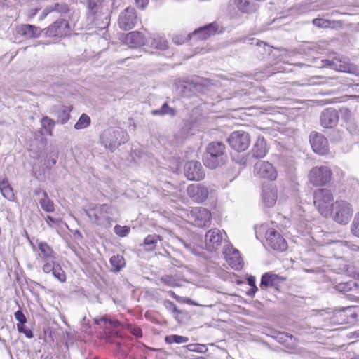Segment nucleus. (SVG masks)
Returning a JSON list of instances; mask_svg holds the SVG:
<instances>
[{
	"label": "nucleus",
	"mask_w": 359,
	"mask_h": 359,
	"mask_svg": "<svg viewBox=\"0 0 359 359\" xmlns=\"http://www.w3.org/2000/svg\"><path fill=\"white\" fill-rule=\"evenodd\" d=\"M225 144L220 142H212L206 147L203 155V163L209 168L214 169L222 165L226 158Z\"/></svg>",
	"instance_id": "f257e3e1"
},
{
	"label": "nucleus",
	"mask_w": 359,
	"mask_h": 359,
	"mask_svg": "<svg viewBox=\"0 0 359 359\" xmlns=\"http://www.w3.org/2000/svg\"><path fill=\"white\" fill-rule=\"evenodd\" d=\"M113 210L107 204L95 205L86 210V215L97 225L109 227L113 222Z\"/></svg>",
	"instance_id": "f03ea898"
},
{
	"label": "nucleus",
	"mask_w": 359,
	"mask_h": 359,
	"mask_svg": "<svg viewBox=\"0 0 359 359\" xmlns=\"http://www.w3.org/2000/svg\"><path fill=\"white\" fill-rule=\"evenodd\" d=\"M128 140L127 133L119 128H109L100 135V142L111 151H114L121 144Z\"/></svg>",
	"instance_id": "7ed1b4c3"
},
{
	"label": "nucleus",
	"mask_w": 359,
	"mask_h": 359,
	"mask_svg": "<svg viewBox=\"0 0 359 359\" xmlns=\"http://www.w3.org/2000/svg\"><path fill=\"white\" fill-rule=\"evenodd\" d=\"M333 194L331 190L322 188L314 192L313 203L320 214L324 217H329L331 214Z\"/></svg>",
	"instance_id": "20e7f679"
},
{
	"label": "nucleus",
	"mask_w": 359,
	"mask_h": 359,
	"mask_svg": "<svg viewBox=\"0 0 359 359\" xmlns=\"http://www.w3.org/2000/svg\"><path fill=\"white\" fill-rule=\"evenodd\" d=\"M353 213L352 205L346 201L337 200L332 204L331 214L334 221L340 224H347Z\"/></svg>",
	"instance_id": "39448f33"
},
{
	"label": "nucleus",
	"mask_w": 359,
	"mask_h": 359,
	"mask_svg": "<svg viewBox=\"0 0 359 359\" xmlns=\"http://www.w3.org/2000/svg\"><path fill=\"white\" fill-rule=\"evenodd\" d=\"M331 177V170L325 165L313 167L309 174V182L314 186H323L330 181Z\"/></svg>",
	"instance_id": "423d86ee"
},
{
	"label": "nucleus",
	"mask_w": 359,
	"mask_h": 359,
	"mask_svg": "<svg viewBox=\"0 0 359 359\" xmlns=\"http://www.w3.org/2000/svg\"><path fill=\"white\" fill-rule=\"evenodd\" d=\"M229 146L237 151L246 150L250 144V135L242 130L233 132L228 138Z\"/></svg>",
	"instance_id": "0eeeda50"
},
{
	"label": "nucleus",
	"mask_w": 359,
	"mask_h": 359,
	"mask_svg": "<svg viewBox=\"0 0 359 359\" xmlns=\"http://www.w3.org/2000/svg\"><path fill=\"white\" fill-rule=\"evenodd\" d=\"M309 141L313 151L321 156L329 152V143L326 137L320 133L313 131L310 133Z\"/></svg>",
	"instance_id": "6e6552de"
},
{
	"label": "nucleus",
	"mask_w": 359,
	"mask_h": 359,
	"mask_svg": "<svg viewBox=\"0 0 359 359\" xmlns=\"http://www.w3.org/2000/svg\"><path fill=\"white\" fill-rule=\"evenodd\" d=\"M137 18L134 8L128 7L119 15L118 25L125 31L132 29L137 23Z\"/></svg>",
	"instance_id": "1a4fd4ad"
},
{
	"label": "nucleus",
	"mask_w": 359,
	"mask_h": 359,
	"mask_svg": "<svg viewBox=\"0 0 359 359\" xmlns=\"http://www.w3.org/2000/svg\"><path fill=\"white\" fill-rule=\"evenodd\" d=\"M191 217L194 224L198 227L208 226L211 224L212 215L210 212L203 207H196L191 210Z\"/></svg>",
	"instance_id": "9d476101"
},
{
	"label": "nucleus",
	"mask_w": 359,
	"mask_h": 359,
	"mask_svg": "<svg viewBox=\"0 0 359 359\" xmlns=\"http://www.w3.org/2000/svg\"><path fill=\"white\" fill-rule=\"evenodd\" d=\"M254 173L260 178L274 180L277 172L272 164L268 161H259L254 166Z\"/></svg>",
	"instance_id": "9b49d317"
},
{
	"label": "nucleus",
	"mask_w": 359,
	"mask_h": 359,
	"mask_svg": "<svg viewBox=\"0 0 359 359\" xmlns=\"http://www.w3.org/2000/svg\"><path fill=\"white\" fill-rule=\"evenodd\" d=\"M205 239L207 250L215 251L222 243L223 233L219 229H211L206 232Z\"/></svg>",
	"instance_id": "f8f14e48"
},
{
	"label": "nucleus",
	"mask_w": 359,
	"mask_h": 359,
	"mask_svg": "<svg viewBox=\"0 0 359 359\" xmlns=\"http://www.w3.org/2000/svg\"><path fill=\"white\" fill-rule=\"evenodd\" d=\"M267 243L275 250L283 252L287 245L283 237L273 229H269L266 233Z\"/></svg>",
	"instance_id": "ddd939ff"
},
{
	"label": "nucleus",
	"mask_w": 359,
	"mask_h": 359,
	"mask_svg": "<svg viewBox=\"0 0 359 359\" xmlns=\"http://www.w3.org/2000/svg\"><path fill=\"white\" fill-rule=\"evenodd\" d=\"M322 67H330L338 72H351L353 67L348 62V59L343 57H335L332 60H323Z\"/></svg>",
	"instance_id": "4468645a"
},
{
	"label": "nucleus",
	"mask_w": 359,
	"mask_h": 359,
	"mask_svg": "<svg viewBox=\"0 0 359 359\" xmlns=\"http://www.w3.org/2000/svg\"><path fill=\"white\" fill-rule=\"evenodd\" d=\"M184 173L189 180L200 181L205 177L201 163L195 161H191L186 163Z\"/></svg>",
	"instance_id": "2eb2a0df"
},
{
	"label": "nucleus",
	"mask_w": 359,
	"mask_h": 359,
	"mask_svg": "<svg viewBox=\"0 0 359 359\" xmlns=\"http://www.w3.org/2000/svg\"><path fill=\"white\" fill-rule=\"evenodd\" d=\"M187 191L192 201L198 203L205 201L209 194L208 188L202 184H190L188 186Z\"/></svg>",
	"instance_id": "dca6fc26"
},
{
	"label": "nucleus",
	"mask_w": 359,
	"mask_h": 359,
	"mask_svg": "<svg viewBox=\"0 0 359 359\" xmlns=\"http://www.w3.org/2000/svg\"><path fill=\"white\" fill-rule=\"evenodd\" d=\"M224 257L231 268L238 270L243 266V259L240 255L239 251L232 246L227 245L223 251Z\"/></svg>",
	"instance_id": "f3484780"
},
{
	"label": "nucleus",
	"mask_w": 359,
	"mask_h": 359,
	"mask_svg": "<svg viewBox=\"0 0 359 359\" xmlns=\"http://www.w3.org/2000/svg\"><path fill=\"white\" fill-rule=\"evenodd\" d=\"M69 32V25L67 20H60L55 22L46 29L48 36L62 37Z\"/></svg>",
	"instance_id": "a211bd4d"
},
{
	"label": "nucleus",
	"mask_w": 359,
	"mask_h": 359,
	"mask_svg": "<svg viewBox=\"0 0 359 359\" xmlns=\"http://www.w3.org/2000/svg\"><path fill=\"white\" fill-rule=\"evenodd\" d=\"M339 121L337 111L332 108L324 109L320 116V125L325 128H332L336 126Z\"/></svg>",
	"instance_id": "6ab92c4d"
},
{
	"label": "nucleus",
	"mask_w": 359,
	"mask_h": 359,
	"mask_svg": "<svg viewBox=\"0 0 359 359\" xmlns=\"http://www.w3.org/2000/svg\"><path fill=\"white\" fill-rule=\"evenodd\" d=\"M286 280L285 277L279 276L271 273H265L262 275L259 287L261 290H266L268 287H279L280 284Z\"/></svg>",
	"instance_id": "aec40b11"
},
{
	"label": "nucleus",
	"mask_w": 359,
	"mask_h": 359,
	"mask_svg": "<svg viewBox=\"0 0 359 359\" xmlns=\"http://www.w3.org/2000/svg\"><path fill=\"white\" fill-rule=\"evenodd\" d=\"M278 191L271 184H264L262 187V199L267 207H273L277 201Z\"/></svg>",
	"instance_id": "412c9836"
},
{
	"label": "nucleus",
	"mask_w": 359,
	"mask_h": 359,
	"mask_svg": "<svg viewBox=\"0 0 359 359\" xmlns=\"http://www.w3.org/2000/svg\"><path fill=\"white\" fill-rule=\"evenodd\" d=\"M42 30L40 27L32 25L24 24L17 27V33L27 39L38 38L41 36Z\"/></svg>",
	"instance_id": "4be33fe9"
},
{
	"label": "nucleus",
	"mask_w": 359,
	"mask_h": 359,
	"mask_svg": "<svg viewBox=\"0 0 359 359\" xmlns=\"http://www.w3.org/2000/svg\"><path fill=\"white\" fill-rule=\"evenodd\" d=\"M34 194L37 197L41 208L47 212H53L55 211V205L50 200L47 193L41 189H37L34 191Z\"/></svg>",
	"instance_id": "5701e85b"
},
{
	"label": "nucleus",
	"mask_w": 359,
	"mask_h": 359,
	"mask_svg": "<svg viewBox=\"0 0 359 359\" xmlns=\"http://www.w3.org/2000/svg\"><path fill=\"white\" fill-rule=\"evenodd\" d=\"M217 29L218 27L215 22L210 23L196 29L193 32L192 36L197 37L198 39L205 40L214 35L217 32Z\"/></svg>",
	"instance_id": "b1692460"
},
{
	"label": "nucleus",
	"mask_w": 359,
	"mask_h": 359,
	"mask_svg": "<svg viewBox=\"0 0 359 359\" xmlns=\"http://www.w3.org/2000/svg\"><path fill=\"white\" fill-rule=\"evenodd\" d=\"M38 257L42 261H54L56 259L55 252L52 248L45 241H38Z\"/></svg>",
	"instance_id": "393cba45"
},
{
	"label": "nucleus",
	"mask_w": 359,
	"mask_h": 359,
	"mask_svg": "<svg viewBox=\"0 0 359 359\" xmlns=\"http://www.w3.org/2000/svg\"><path fill=\"white\" fill-rule=\"evenodd\" d=\"M268 151L266 143L264 137H258L252 149V156L256 158H263Z\"/></svg>",
	"instance_id": "a878e982"
},
{
	"label": "nucleus",
	"mask_w": 359,
	"mask_h": 359,
	"mask_svg": "<svg viewBox=\"0 0 359 359\" xmlns=\"http://www.w3.org/2000/svg\"><path fill=\"white\" fill-rule=\"evenodd\" d=\"M341 262L339 264V270L347 274L349 276H355L358 275L359 270L358 267L355 263L351 262L348 260H345L342 257L339 258Z\"/></svg>",
	"instance_id": "bb28decb"
},
{
	"label": "nucleus",
	"mask_w": 359,
	"mask_h": 359,
	"mask_svg": "<svg viewBox=\"0 0 359 359\" xmlns=\"http://www.w3.org/2000/svg\"><path fill=\"white\" fill-rule=\"evenodd\" d=\"M125 41L128 46L135 47L144 45L145 39L140 32H131L126 34Z\"/></svg>",
	"instance_id": "cd10ccee"
},
{
	"label": "nucleus",
	"mask_w": 359,
	"mask_h": 359,
	"mask_svg": "<svg viewBox=\"0 0 359 359\" xmlns=\"http://www.w3.org/2000/svg\"><path fill=\"white\" fill-rule=\"evenodd\" d=\"M53 11H56L61 14H65L69 12V7L67 4L63 2L56 3L53 6H48L43 9L40 19L43 20L48 15V14Z\"/></svg>",
	"instance_id": "c85d7f7f"
},
{
	"label": "nucleus",
	"mask_w": 359,
	"mask_h": 359,
	"mask_svg": "<svg viewBox=\"0 0 359 359\" xmlns=\"http://www.w3.org/2000/svg\"><path fill=\"white\" fill-rule=\"evenodd\" d=\"M234 3L242 13H251L257 9V4L252 0H234Z\"/></svg>",
	"instance_id": "c756f323"
},
{
	"label": "nucleus",
	"mask_w": 359,
	"mask_h": 359,
	"mask_svg": "<svg viewBox=\"0 0 359 359\" xmlns=\"http://www.w3.org/2000/svg\"><path fill=\"white\" fill-rule=\"evenodd\" d=\"M0 191L4 198L6 199L13 201L15 199V194L13 188L10 185L8 179L5 178L0 180Z\"/></svg>",
	"instance_id": "7c9ffc66"
},
{
	"label": "nucleus",
	"mask_w": 359,
	"mask_h": 359,
	"mask_svg": "<svg viewBox=\"0 0 359 359\" xmlns=\"http://www.w3.org/2000/svg\"><path fill=\"white\" fill-rule=\"evenodd\" d=\"M150 46L157 50H165L168 48V43L163 36L154 34L151 38Z\"/></svg>",
	"instance_id": "2f4dec72"
},
{
	"label": "nucleus",
	"mask_w": 359,
	"mask_h": 359,
	"mask_svg": "<svg viewBox=\"0 0 359 359\" xmlns=\"http://www.w3.org/2000/svg\"><path fill=\"white\" fill-rule=\"evenodd\" d=\"M111 269V271L115 273L119 272L126 266V261L123 256L113 255L109 260Z\"/></svg>",
	"instance_id": "473e14b6"
},
{
	"label": "nucleus",
	"mask_w": 359,
	"mask_h": 359,
	"mask_svg": "<svg viewBox=\"0 0 359 359\" xmlns=\"http://www.w3.org/2000/svg\"><path fill=\"white\" fill-rule=\"evenodd\" d=\"M42 128L45 130V133L50 135H53V129L55 127V122L48 116H44L41 121Z\"/></svg>",
	"instance_id": "72a5a7b5"
},
{
	"label": "nucleus",
	"mask_w": 359,
	"mask_h": 359,
	"mask_svg": "<svg viewBox=\"0 0 359 359\" xmlns=\"http://www.w3.org/2000/svg\"><path fill=\"white\" fill-rule=\"evenodd\" d=\"M158 240H160L158 235H148L144 240V245L147 246V250H154Z\"/></svg>",
	"instance_id": "f704fd0d"
},
{
	"label": "nucleus",
	"mask_w": 359,
	"mask_h": 359,
	"mask_svg": "<svg viewBox=\"0 0 359 359\" xmlns=\"http://www.w3.org/2000/svg\"><path fill=\"white\" fill-rule=\"evenodd\" d=\"M189 341V338L184 336H180L177 334L168 335L165 337V341L166 344H184Z\"/></svg>",
	"instance_id": "c9c22d12"
},
{
	"label": "nucleus",
	"mask_w": 359,
	"mask_h": 359,
	"mask_svg": "<svg viewBox=\"0 0 359 359\" xmlns=\"http://www.w3.org/2000/svg\"><path fill=\"white\" fill-rule=\"evenodd\" d=\"M338 21H330L323 18H315L312 20V24L318 28H328L331 27L332 24H339Z\"/></svg>",
	"instance_id": "e433bc0d"
},
{
	"label": "nucleus",
	"mask_w": 359,
	"mask_h": 359,
	"mask_svg": "<svg viewBox=\"0 0 359 359\" xmlns=\"http://www.w3.org/2000/svg\"><path fill=\"white\" fill-rule=\"evenodd\" d=\"M151 114L154 116H163L165 114H170L171 116H175V109L170 108L167 103H164L161 109L153 110L151 111Z\"/></svg>",
	"instance_id": "4c0bfd02"
},
{
	"label": "nucleus",
	"mask_w": 359,
	"mask_h": 359,
	"mask_svg": "<svg viewBox=\"0 0 359 359\" xmlns=\"http://www.w3.org/2000/svg\"><path fill=\"white\" fill-rule=\"evenodd\" d=\"M332 245H333V250H342L343 251H344L345 249L346 248H350L351 250L353 251H359V247H357L355 245H348V243L346 241H334L332 243Z\"/></svg>",
	"instance_id": "58836bf2"
},
{
	"label": "nucleus",
	"mask_w": 359,
	"mask_h": 359,
	"mask_svg": "<svg viewBox=\"0 0 359 359\" xmlns=\"http://www.w3.org/2000/svg\"><path fill=\"white\" fill-rule=\"evenodd\" d=\"M90 124V117L87 114H83L74 125V128L76 130L84 129L86 128Z\"/></svg>",
	"instance_id": "ea45409f"
},
{
	"label": "nucleus",
	"mask_w": 359,
	"mask_h": 359,
	"mask_svg": "<svg viewBox=\"0 0 359 359\" xmlns=\"http://www.w3.org/2000/svg\"><path fill=\"white\" fill-rule=\"evenodd\" d=\"M72 110L71 107H64L63 109L59 112L58 118L61 124L66 123L69 119V112Z\"/></svg>",
	"instance_id": "a19ab883"
},
{
	"label": "nucleus",
	"mask_w": 359,
	"mask_h": 359,
	"mask_svg": "<svg viewBox=\"0 0 359 359\" xmlns=\"http://www.w3.org/2000/svg\"><path fill=\"white\" fill-rule=\"evenodd\" d=\"M95 322L97 325H100L101 323L104 322L106 323H109L111 327H116L119 326L120 323L118 321L112 320L109 319L107 316H102L100 318H97L95 319Z\"/></svg>",
	"instance_id": "79ce46f5"
},
{
	"label": "nucleus",
	"mask_w": 359,
	"mask_h": 359,
	"mask_svg": "<svg viewBox=\"0 0 359 359\" xmlns=\"http://www.w3.org/2000/svg\"><path fill=\"white\" fill-rule=\"evenodd\" d=\"M53 275L60 282L63 283L66 280L65 273L58 264L55 267L53 271Z\"/></svg>",
	"instance_id": "37998d69"
},
{
	"label": "nucleus",
	"mask_w": 359,
	"mask_h": 359,
	"mask_svg": "<svg viewBox=\"0 0 359 359\" xmlns=\"http://www.w3.org/2000/svg\"><path fill=\"white\" fill-rule=\"evenodd\" d=\"M114 232L116 235H118L120 237H125L126 236L129 232H130V227L127 226H120V225H116L114 226Z\"/></svg>",
	"instance_id": "c03bdc74"
},
{
	"label": "nucleus",
	"mask_w": 359,
	"mask_h": 359,
	"mask_svg": "<svg viewBox=\"0 0 359 359\" xmlns=\"http://www.w3.org/2000/svg\"><path fill=\"white\" fill-rule=\"evenodd\" d=\"M351 231L353 235L359 238V212L355 215L353 220Z\"/></svg>",
	"instance_id": "a18cd8bd"
},
{
	"label": "nucleus",
	"mask_w": 359,
	"mask_h": 359,
	"mask_svg": "<svg viewBox=\"0 0 359 359\" xmlns=\"http://www.w3.org/2000/svg\"><path fill=\"white\" fill-rule=\"evenodd\" d=\"M161 280L164 283L165 285L170 287H177L178 286V283L172 276H163L161 277Z\"/></svg>",
	"instance_id": "49530a36"
},
{
	"label": "nucleus",
	"mask_w": 359,
	"mask_h": 359,
	"mask_svg": "<svg viewBox=\"0 0 359 359\" xmlns=\"http://www.w3.org/2000/svg\"><path fill=\"white\" fill-rule=\"evenodd\" d=\"M45 262L43 266L42 270L44 273H48L53 271L55 266V260L54 261H43Z\"/></svg>",
	"instance_id": "de8ad7c7"
},
{
	"label": "nucleus",
	"mask_w": 359,
	"mask_h": 359,
	"mask_svg": "<svg viewBox=\"0 0 359 359\" xmlns=\"http://www.w3.org/2000/svg\"><path fill=\"white\" fill-rule=\"evenodd\" d=\"M17 328L19 332L25 334L27 338L31 339L33 337L32 330L26 327L24 325L17 324Z\"/></svg>",
	"instance_id": "09e8293b"
},
{
	"label": "nucleus",
	"mask_w": 359,
	"mask_h": 359,
	"mask_svg": "<svg viewBox=\"0 0 359 359\" xmlns=\"http://www.w3.org/2000/svg\"><path fill=\"white\" fill-rule=\"evenodd\" d=\"M337 290L346 292L351 290V284L350 283H339L335 285Z\"/></svg>",
	"instance_id": "8fccbe9b"
},
{
	"label": "nucleus",
	"mask_w": 359,
	"mask_h": 359,
	"mask_svg": "<svg viewBox=\"0 0 359 359\" xmlns=\"http://www.w3.org/2000/svg\"><path fill=\"white\" fill-rule=\"evenodd\" d=\"M15 319L18 321V324L24 325L27 322V318L22 311L18 310L14 313Z\"/></svg>",
	"instance_id": "3c124183"
},
{
	"label": "nucleus",
	"mask_w": 359,
	"mask_h": 359,
	"mask_svg": "<svg viewBox=\"0 0 359 359\" xmlns=\"http://www.w3.org/2000/svg\"><path fill=\"white\" fill-rule=\"evenodd\" d=\"M100 4V0H88V8L93 13H95L97 12V7Z\"/></svg>",
	"instance_id": "603ef678"
},
{
	"label": "nucleus",
	"mask_w": 359,
	"mask_h": 359,
	"mask_svg": "<svg viewBox=\"0 0 359 359\" xmlns=\"http://www.w3.org/2000/svg\"><path fill=\"white\" fill-rule=\"evenodd\" d=\"M187 40V37L183 35H175L172 37V41L177 45L184 43Z\"/></svg>",
	"instance_id": "864d4df0"
},
{
	"label": "nucleus",
	"mask_w": 359,
	"mask_h": 359,
	"mask_svg": "<svg viewBox=\"0 0 359 359\" xmlns=\"http://www.w3.org/2000/svg\"><path fill=\"white\" fill-rule=\"evenodd\" d=\"M167 307L171 309L172 310V312L174 313H180V311L177 309L176 305L170 300H166L165 302Z\"/></svg>",
	"instance_id": "5fc2aeb1"
},
{
	"label": "nucleus",
	"mask_w": 359,
	"mask_h": 359,
	"mask_svg": "<svg viewBox=\"0 0 359 359\" xmlns=\"http://www.w3.org/2000/svg\"><path fill=\"white\" fill-rule=\"evenodd\" d=\"M247 281H248V285L251 287H253L255 288V290H258V288L256 285V280H255V278L252 276H250L248 278H247Z\"/></svg>",
	"instance_id": "6e6d98bb"
},
{
	"label": "nucleus",
	"mask_w": 359,
	"mask_h": 359,
	"mask_svg": "<svg viewBox=\"0 0 359 359\" xmlns=\"http://www.w3.org/2000/svg\"><path fill=\"white\" fill-rule=\"evenodd\" d=\"M137 7L144 9L148 4L149 0H135Z\"/></svg>",
	"instance_id": "4d7b16f0"
},
{
	"label": "nucleus",
	"mask_w": 359,
	"mask_h": 359,
	"mask_svg": "<svg viewBox=\"0 0 359 359\" xmlns=\"http://www.w3.org/2000/svg\"><path fill=\"white\" fill-rule=\"evenodd\" d=\"M57 159V154L56 153L50 154L49 159L48 163L49 165H55Z\"/></svg>",
	"instance_id": "13d9d810"
},
{
	"label": "nucleus",
	"mask_w": 359,
	"mask_h": 359,
	"mask_svg": "<svg viewBox=\"0 0 359 359\" xmlns=\"http://www.w3.org/2000/svg\"><path fill=\"white\" fill-rule=\"evenodd\" d=\"M46 221L47 222V224L50 226H52V224L53 223H55L57 222V219L52 217L51 216H47L46 218Z\"/></svg>",
	"instance_id": "bf43d9fd"
},
{
	"label": "nucleus",
	"mask_w": 359,
	"mask_h": 359,
	"mask_svg": "<svg viewBox=\"0 0 359 359\" xmlns=\"http://www.w3.org/2000/svg\"><path fill=\"white\" fill-rule=\"evenodd\" d=\"M285 337H286L287 339H290V341H292V340L295 341V339L292 335H288L287 334H283V333H281L280 334V340H282Z\"/></svg>",
	"instance_id": "052dcab7"
},
{
	"label": "nucleus",
	"mask_w": 359,
	"mask_h": 359,
	"mask_svg": "<svg viewBox=\"0 0 359 359\" xmlns=\"http://www.w3.org/2000/svg\"><path fill=\"white\" fill-rule=\"evenodd\" d=\"M257 290H255V288L251 287V290L248 292V295L250 297H253Z\"/></svg>",
	"instance_id": "680f3d73"
},
{
	"label": "nucleus",
	"mask_w": 359,
	"mask_h": 359,
	"mask_svg": "<svg viewBox=\"0 0 359 359\" xmlns=\"http://www.w3.org/2000/svg\"><path fill=\"white\" fill-rule=\"evenodd\" d=\"M105 22H103L104 28L107 27L109 25V21L108 19V15H106L104 16Z\"/></svg>",
	"instance_id": "e2e57ef3"
},
{
	"label": "nucleus",
	"mask_w": 359,
	"mask_h": 359,
	"mask_svg": "<svg viewBox=\"0 0 359 359\" xmlns=\"http://www.w3.org/2000/svg\"><path fill=\"white\" fill-rule=\"evenodd\" d=\"M168 294L172 297H173L174 299H175L176 300H179V298L180 297L176 295L175 293L172 291H169L168 292Z\"/></svg>",
	"instance_id": "0e129e2a"
},
{
	"label": "nucleus",
	"mask_w": 359,
	"mask_h": 359,
	"mask_svg": "<svg viewBox=\"0 0 359 359\" xmlns=\"http://www.w3.org/2000/svg\"><path fill=\"white\" fill-rule=\"evenodd\" d=\"M135 336L137 337H141L142 336V331L141 330H135L134 333H133Z\"/></svg>",
	"instance_id": "69168bd1"
},
{
	"label": "nucleus",
	"mask_w": 359,
	"mask_h": 359,
	"mask_svg": "<svg viewBox=\"0 0 359 359\" xmlns=\"http://www.w3.org/2000/svg\"><path fill=\"white\" fill-rule=\"evenodd\" d=\"M29 241V243H30V245L32 246V248L33 250V251H36V246L33 243V242L32 241H30V239L28 238Z\"/></svg>",
	"instance_id": "338daca9"
},
{
	"label": "nucleus",
	"mask_w": 359,
	"mask_h": 359,
	"mask_svg": "<svg viewBox=\"0 0 359 359\" xmlns=\"http://www.w3.org/2000/svg\"><path fill=\"white\" fill-rule=\"evenodd\" d=\"M185 302L189 304L195 305V304L190 299H187Z\"/></svg>",
	"instance_id": "774afa93"
}]
</instances>
